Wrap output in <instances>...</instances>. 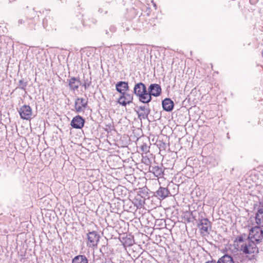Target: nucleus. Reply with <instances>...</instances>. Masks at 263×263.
<instances>
[{
  "label": "nucleus",
  "mask_w": 263,
  "mask_h": 263,
  "mask_svg": "<svg viewBox=\"0 0 263 263\" xmlns=\"http://www.w3.org/2000/svg\"><path fill=\"white\" fill-rule=\"evenodd\" d=\"M260 227L258 226L251 228L249 236L250 240L258 242L263 238V231Z\"/></svg>",
  "instance_id": "nucleus-1"
},
{
  "label": "nucleus",
  "mask_w": 263,
  "mask_h": 263,
  "mask_svg": "<svg viewBox=\"0 0 263 263\" xmlns=\"http://www.w3.org/2000/svg\"><path fill=\"white\" fill-rule=\"evenodd\" d=\"M241 250L245 254H251L258 252V249L255 241L250 240H248V243H246L241 246Z\"/></svg>",
  "instance_id": "nucleus-2"
},
{
  "label": "nucleus",
  "mask_w": 263,
  "mask_h": 263,
  "mask_svg": "<svg viewBox=\"0 0 263 263\" xmlns=\"http://www.w3.org/2000/svg\"><path fill=\"white\" fill-rule=\"evenodd\" d=\"M88 106V99L83 98H78L74 101V108L76 112H84Z\"/></svg>",
  "instance_id": "nucleus-3"
},
{
  "label": "nucleus",
  "mask_w": 263,
  "mask_h": 263,
  "mask_svg": "<svg viewBox=\"0 0 263 263\" xmlns=\"http://www.w3.org/2000/svg\"><path fill=\"white\" fill-rule=\"evenodd\" d=\"M199 223L198 224V227L201 231V233H208L209 234V229L210 230L212 228L211 222L206 218H203L201 216L199 218Z\"/></svg>",
  "instance_id": "nucleus-4"
},
{
  "label": "nucleus",
  "mask_w": 263,
  "mask_h": 263,
  "mask_svg": "<svg viewBox=\"0 0 263 263\" xmlns=\"http://www.w3.org/2000/svg\"><path fill=\"white\" fill-rule=\"evenodd\" d=\"M87 245L89 247H94L97 246L100 239V235L97 231H93L89 232L87 234Z\"/></svg>",
  "instance_id": "nucleus-5"
},
{
  "label": "nucleus",
  "mask_w": 263,
  "mask_h": 263,
  "mask_svg": "<svg viewBox=\"0 0 263 263\" xmlns=\"http://www.w3.org/2000/svg\"><path fill=\"white\" fill-rule=\"evenodd\" d=\"M19 114L22 119L30 120L32 114V109L29 105H24L20 108Z\"/></svg>",
  "instance_id": "nucleus-6"
},
{
  "label": "nucleus",
  "mask_w": 263,
  "mask_h": 263,
  "mask_svg": "<svg viewBox=\"0 0 263 263\" xmlns=\"http://www.w3.org/2000/svg\"><path fill=\"white\" fill-rule=\"evenodd\" d=\"M121 96L118 99V103L122 106H125L127 104L132 103L133 100V95L132 94L126 92L125 91L121 93Z\"/></svg>",
  "instance_id": "nucleus-7"
},
{
  "label": "nucleus",
  "mask_w": 263,
  "mask_h": 263,
  "mask_svg": "<svg viewBox=\"0 0 263 263\" xmlns=\"http://www.w3.org/2000/svg\"><path fill=\"white\" fill-rule=\"evenodd\" d=\"M85 120L80 115H77L72 119L70 125L76 129H81L84 126Z\"/></svg>",
  "instance_id": "nucleus-8"
},
{
  "label": "nucleus",
  "mask_w": 263,
  "mask_h": 263,
  "mask_svg": "<svg viewBox=\"0 0 263 263\" xmlns=\"http://www.w3.org/2000/svg\"><path fill=\"white\" fill-rule=\"evenodd\" d=\"M149 171L152 173L155 177L161 178L163 176L164 174V170L163 168L162 164L160 165H152L149 166Z\"/></svg>",
  "instance_id": "nucleus-9"
},
{
  "label": "nucleus",
  "mask_w": 263,
  "mask_h": 263,
  "mask_svg": "<svg viewBox=\"0 0 263 263\" xmlns=\"http://www.w3.org/2000/svg\"><path fill=\"white\" fill-rule=\"evenodd\" d=\"M161 91V86L159 84H152L149 85L147 91L151 97H158L160 95Z\"/></svg>",
  "instance_id": "nucleus-10"
},
{
  "label": "nucleus",
  "mask_w": 263,
  "mask_h": 263,
  "mask_svg": "<svg viewBox=\"0 0 263 263\" xmlns=\"http://www.w3.org/2000/svg\"><path fill=\"white\" fill-rule=\"evenodd\" d=\"M148 105L147 106L143 105L140 106L138 107L137 112L139 118H142L144 119L147 118L148 115L150 113V109L149 108Z\"/></svg>",
  "instance_id": "nucleus-11"
},
{
  "label": "nucleus",
  "mask_w": 263,
  "mask_h": 263,
  "mask_svg": "<svg viewBox=\"0 0 263 263\" xmlns=\"http://www.w3.org/2000/svg\"><path fill=\"white\" fill-rule=\"evenodd\" d=\"M69 89L71 90L75 91L77 90L80 85H81V81L79 79L75 77H71L70 79L67 80Z\"/></svg>",
  "instance_id": "nucleus-12"
},
{
  "label": "nucleus",
  "mask_w": 263,
  "mask_h": 263,
  "mask_svg": "<svg viewBox=\"0 0 263 263\" xmlns=\"http://www.w3.org/2000/svg\"><path fill=\"white\" fill-rule=\"evenodd\" d=\"M170 194V192L167 188L160 186L156 192L155 196L160 199H163L168 197Z\"/></svg>",
  "instance_id": "nucleus-13"
},
{
  "label": "nucleus",
  "mask_w": 263,
  "mask_h": 263,
  "mask_svg": "<svg viewBox=\"0 0 263 263\" xmlns=\"http://www.w3.org/2000/svg\"><path fill=\"white\" fill-rule=\"evenodd\" d=\"M162 105L164 110L171 111L173 109L174 104L171 99L165 98L162 101Z\"/></svg>",
  "instance_id": "nucleus-14"
},
{
  "label": "nucleus",
  "mask_w": 263,
  "mask_h": 263,
  "mask_svg": "<svg viewBox=\"0 0 263 263\" xmlns=\"http://www.w3.org/2000/svg\"><path fill=\"white\" fill-rule=\"evenodd\" d=\"M136 96L139 98V101L143 103L147 104L152 100V97L147 90L146 92L141 93Z\"/></svg>",
  "instance_id": "nucleus-15"
},
{
  "label": "nucleus",
  "mask_w": 263,
  "mask_h": 263,
  "mask_svg": "<svg viewBox=\"0 0 263 263\" xmlns=\"http://www.w3.org/2000/svg\"><path fill=\"white\" fill-rule=\"evenodd\" d=\"M116 90L121 93L124 92L129 89L128 83L124 81H119L116 84Z\"/></svg>",
  "instance_id": "nucleus-16"
},
{
  "label": "nucleus",
  "mask_w": 263,
  "mask_h": 263,
  "mask_svg": "<svg viewBox=\"0 0 263 263\" xmlns=\"http://www.w3.org/2000/svg\"><path fill=\"white\" fill-rule=\"evenodd\" d=\"M146 87L142 82L137 83L134 88V93L137 96L141 93L146 92Z\"/></svg>",
  "instance_id": "nucleus-17"
},
{
  "label": "nucleus",
  "mask_w": 263,
  "mask_h": 263,
  "mask_svg": "<svg viewBox=\"0 0 263 263\" xmlns=\"http://www.w3.org/2000/svg\"><path fill=\"white\" fill-rule=\"evenodd\" d=\"M144 199L140 195L137 194L133 199V203L137 208H141L144 203Z\"/></svg>",
  "instance_id": "nucleus-18"
},
{
  "label": "nucleus",
  "mask_w": 263,
  "mask_h": 263,
  "mask_svg": "<svg viewBox=\"0 0 263 263\" xmlns=\"http://www.w3.org/2000/svg\"><path fill=\"white\" fill-rule=\"evenodd\" d=\"M185 222L190 223L193 222L195 219V216L194 215V212L186 211L183 214V217Z\"/></svg>",
  "instance_id": "nucleus-19"
},
{
  "label": "nucleus",
  "mask_w": 263,
  "mask_h": 263,
  "mask_svg": "<svg viewBox=\"0 0 263 263\" xmlns=\"http://www.w3.org/2000/svg\"><path fill=\"white\" fill-rule=\"evenodd\" d=\"M72 263H88V260L84 255H78L72 259Z\"/></svg>",
  "instance_id": "nucleus-20"
},
{
  "label": "nucleus",
  "mask_w": 263,
  "mask_h": 263,
  "mask_svg": "<svg viewBox=\"0 0 263 263\" xmlns=\"http://www.w3.org/2000/svg\"><path fill=\"white\" fill-rule=\"evenodd\" d=\"M121 242L124 247H130L135 243V240L133 236H126L122 237Z\"/></svg>",
  "instance_id": "nucleus-21"
},
{
  "label": "nucleus",
  "mask_w": 263,
  "mask_h": 263,
  "mask_svg": "<svg viewBox=\"0 0 263 263\" xmlns=\"http://www.w3.org/2000/svg\"><path fill=\"white\" fill-rule=\"evenodd\" d=\"M255 220L258 226L263 227V215L256 214Z\"/></svg>",
  "instance_id": "nucleus-22"
},
{
  "label": "nucleus",
  "mask_w": 263,
  "mask_h": 263,
  "mask_svg": "<svg viewBox=\"0 0 263 263\" xmlns=\"http://www.w3.org/2000/svg\"><path fill=\"white\" fill-rule=\"evenodd\" d=\"M27 82H25L23 79L20 80L18 81V87L23 90H26V87H27Z\"/></svg>",
  "instance_id": "nucleus-23"
},
{
  "label": "nucleus",
  "mask_w": 263,
  "mask_h": 263,
  "mask_svg": "<svg viewBox=\"0 0 263 263\" xmlns=\"http://www.w3.org/2000/svg\"><path fill=\"white\" fill-rule=\"evenodd\" d=\"M141 161L143 163H144V164H145L146 165H150V164L151 163V159L148 157H147L146 156H144L142 155Z\"/></svg>",
  "instance_id": "nucleus-24"
},
{
  "label": "nucleus",
  "mask_w": 263,
  "mask_h": 263,
  "mask_svg": "<svg viewBox=\"0 0 263 263\" xmlns=\"http://www.w3.org/2000/svg\"><path fill=\"white\" fill-rule=\"evenodd\" d=\"M84 84H83V86L84 87L85 89H87L91 84V78L90 80L88 79H86L84 80Z\"/></svg>",
  "instance_id": "nucleus-25"
},
{
  "label": "nucleus",
  "mask_w": 263,
  "mask_h": 263,
  "mask_svg": "<svg viewBox=\"0 0 263 263\" xmlns=\"http://www.w3.org/2000/svg\"><path fill=\"white\" fill-rule=\"evenodd\" d=\"M149 147L145 143L142 144L141 146V151L145 153H147L149 152Z\"/></svg>",
  "instance_id": "nucleus-26"
},
{
  "label": "nucleus",
  "mask_w": 263,
  "mask_h": 263,
  "mask_svg": "<svg viewBox=\"0 0 263 263\" xmlns=\"http://www.w3.org/2000/svg\"><path fill=\"white\" fill-rule=\"evenodd\" d=\"M117 28L115 26L111 25L109 28V31L111 33H114L116 31Z\"/></svg>",
  "instance_id": "nucleus-27"
},
{
  "label": "nucleus",
  "mask_w": 263,
  "mask_h": 263,
  "mask_svg": "<svg viewBox=\"0 0 263 263\" xmlns=\"http://www.w3.org/2000/svg\"><path fill=\"white\" fill-rule=\"evenodd\" d=\"M235 241H238V242H243V238L242 236H241V235L238 236L236 238Z\"/></svg>",
  "instance_id": "nucleus-28"
},
{
  "label": "nucleus",
  "mask_w": 263,
  "mask_h": 263,
  "mask_svg": "<svg viewBox=\"0 0 263 263\" xmlns=\"http://www.w3.org/2000/svg\"><path fill=\"white\" fill-rule=\"evenodd\" d=\"M123 188V186H118L117 187L116 189H115V191L117 192V193H118L120 191H122V189Z\"/></svg>",
  "instance_id": "nucleus-29"
},
{
  "label": "nucleus",
  "mask_w": 263,
  "mask_h": 263,
  "mask_svg": "<svg viewBox=\"0 0 263 263\" xmlns=\"http://www.w3.org/2000/svg\"><path fill=\"white\" fill-rule=\"evenodd\" d=\"M256 214L263 215V208L259 209Z\"/></svg>",
  "instance_id": "nucleus-30"
},
{
  "label": "nucleus",
  "mask_w": 263,
  "mask_h": 263,
  "mask_svg": "<svg viewBox=\"0 0 263 263\" xmlns=\"http://www.w3.org/2000/svg\"><path fill=\"white\" fill-rule=\"evenodd\" d=\"M258 1V0H250V3L252 5H255Z\"/></svg>",
  "instance_id": "nucleus-31"
},
{
  "label": "nucleus",
  "mask_w": 263,
  "mask_h": 263,
  "mask_svg": "<svg viewBox=\"0 0 263 263\" xmlns=\"http://www.w3.org/2000/svg\"><path fill=\"white\" fill-rule=\"evenodd\" d=\"M24 23V21L23 20H22V19L19 20L18 21V24H19V25H20V24H23V23Z\"/></svg>",
  "instance_id": "nucleus-32"
},
{
  "label": "nucleus",
  "mask_w": 263,
  "mask_h": 263,
  "mask_svg": "<svg viewBox=\"0 0 263 263\" xmlns=\"http://www.w3.org/2000/svg\"><path fill=\"white\" fill-rule=\"evenodd\" d=\"M99 12H100V13H102V12H103V10H102V9L100 8V9H99Z\"/></svg>",
  "instance_id": "nucleus-33"
},
{
  "label": "nucleus",
  "mask_w": 263,
  "mask_h": 263,
  "mask_svg": "<svg viewBox=\"0 0 263 263\" xmlns=\"http://www.w3.org/2000/svg\"><path fill=\"white\" fill-rule=\"evenodd\" d=\"M106 34H108V35H109V32L107 30H106Z\"/></svg>",
  "instance_id": "nucleus-34"
},
{
  "label": "nucleus",
  "mask_w": 263,
  "mask_h": 263,
  "mask_svg": "<svg viewBox=\"0 0 263 263\" xmlns=\"http://www.w3.org/2000/svg\"><path fill=\"white\" fill-rule=\"evenodd\" d=\"M205 263H216V262H213V261H207Z\"/></svg>",
  "instance_id": "nucleus-35"
},
{
  "label": "nucleus",
  "mask_w": 263,
  "mask_h": 263,
  "mask_svg": "<svg viewBox=\"0 0 263 263\" xmlns=\"http://www.w3.org/2000/svg\"><path fill=\"white\" fill-rule=\"evenodd\" d=\"M261 55H262V57H263V50H262V52H261Z\"/></svg>",
  "instance_id": "nucleus-36"
},
{
  "label": "nucleus",
  "mask_w": 263,
  "mask_h": 263,
  "mask_svg": "<svg viewBox=\"0 0 263 263\" xmlns=\"http://www.w3.org/2000/svg\"><path fill=\"white\" fill-rule=\"evenodd\" d=\"M107 13V11H105V13L106 14V13Z\"/></svg>",
  "instance_id": "nucleus-37"
}]
</instances>
